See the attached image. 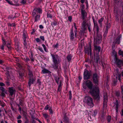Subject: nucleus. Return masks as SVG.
I'll return each instance as SVG.
<instances>
[{
  "label": "nucleus",
  "instance_id": "1",
  "mask_svg": "<svg viewBox=\"0 0 123 123\" xmlns=\"http://www.w3.org/2000/svg\"><path fill=\"white\" fill-rule=\"evenodd\" d=\"M86 86L88 88L90 89V92L91 95L94 97L97 100L99 99V90L97 86H94L92 88L93 85L92 81L90 80H87L85 82Z\"/></svg>",
  "mask_w": 123,
  "mask_h": 123
},
{
  "label": "nucleus",
  "instance_id": "2",
  "mask_svg": "<svg viewBox=\"0 0 123 123\" xmlns=\"http://www.w3.org/2000/svg\"><path fill=\"white\" fill-rule=\"evenodd\" d=\"M42 12V10L39 8H35L33 10L32 15L34 18V22L38 21L40 20V14Z\"/></svg>",
  "mask_w": 123,
  "mask_h": 123
},
{
  "label": "nucleus",
  "instance_id": "3",
  "mask_svg": "<svg viewBox=\"0 0 123 123\" xmlns=\"http://www.w3.org/2000/svg\"><path fill=\"white\" fill-rule=\"evenodd\" d=\"M51 55L53 63V64L52 65V67L55 69H57L58 67V64L60 61V57L56 54L55 53H54L53 54H51Z\"/></svg>",
  "mask_w": 123,
  "mask_h": 123
},
{
  "label": "nucleus",
  "instance_id": "4",
  "mask_svg": "<svg viewBox=\"0 0 123 123\" xmlns=\"http://www.w3.org/2000/svg\"><path fill=\"white\" fill-rule=\"evenodd\" d=\"M83 102L91 108L93 107L94 106L93 103V100L92 98L87 96L84 98L83 100Z\"/></svg>",
  "mask_w": 123,
  "mask_h": 123
},
{
  "label": "nucleus",
  "instance_id": "5",
  "mask_svg": "<svg viewBox=\"0 0 123 123\" xmlns=\"http://www.w3.org/2000/svg\"><path fill=\"white\" fill-rule=\"evenodd\" d=\"M55 80L57 84H58L59 83H60L58 86L57 91L58 92H60L62 88V79L60 77L57 76L55 77Z\"/></svg>",
  "mask_w": 123,
  "mask_h": 123
},
{
  "label": "nucleus",
  "instance_id": "6",
  "mask_svg": "<svg viewBox=\"0 0 123 123\" xmlns=\"http://www.w3.org/2000/svg\"><path fill=\"white\" fill-rule=\"evenodd\" d=\"M99 76L97 73H95L93 74L92 79L93 82L96 85L98 84Z\"/></svg>",
  "mask_w": 123,
  "mask_h": 123
},
{
  "label": "nucleus",
  "instance_id": "7",
  "mask_svg": "<svg viewBox=\"0 0 123 123\" xmlns=\"http://www.w3.org/2000/svg\"><path fill=\"white\" fill-rule=\"evenodd\" d=\"M102 36L100 34H97L94 35V41L97 44H99L101 43L102 41Z\"/></svg>",
  "mask_w": 123,
  "mask_h": 123
},
{
  "label": "nucleus",
  "instance_id": "8",
  "mask_svg": "<svg viewBox=\"0 0 123 123\" xmlns=\"http://www.w3.org/2000/svg\"><path fill=\"white\" fill-rule=\"evenodd\" d=\"M121 74L119 72V70L117 68H116L115 70V73L114 74V78L115 79L117 80V79L118 80L120 81L121 80Z\"/></svg>",
  "mask_w": 123,
  "mask_h": 123
},
{
  "label": "nucleus",
  "instance_id": "9",
  "mask_svg": "<svg viewBox=\"0 0 123 123\" xmlns=\"http://www.w3.org/2000/svg\"><path fill=\"white\" fill-rule=\"evenodd\" d=\"M120 103L117 99H116V101L113 103V108L116 110V114H117L118 112V109L120 106Z\"/></svg>",
  "mask_w": 123,
  "mask_h": 123
},
{
  "label": "nucleus",
  "instance_id": "10",
  "mask_svg": "<svg viewBox=\"0 0 123 123\" xmlns=\"http://www.w3.org/2000/svg\"><path fill=\"white\" fill-rule=\"evenodd\" d=\"M91 76V72L85 69L84 73V78L85 80L89 79Z\"/></svg>",
  "mask_w": 123,
  "mask_h": 123
},
{
  "label": "nucleus",
  "instance_id": "11",
  "mask_svg": "<svg viewBox=\"0 0 123 123\" xmlns=\"http://www.w3.org/2000/svg\"><path fill=\"white\" fill-rule=\"evenodd\" d=\"M85 52L86 53H87L88 55H90L91 56V44H89L88 46L86 47H85Z\"/></svg>",
  "mask_w": 123,
  "mask_h": 123
},
{
  "label": "nucleus",
  "instance_id": "12",
  "mask_svg": "<svg viewBox=\"0 0 123 123\" xmlns=\"http://www.w3.org/2000/svg\"><path fill=\"white\" fill-rule=\"evenodd\" d=\"M93 30L94 31V35H96L98 33L99 31V28L97 24L94 25Z\"/></svg>",
  "mask_w": 123,
  "mask_h": 123
},
{
  "label": "nucleus",
  "instance_id": "13",
  "mask_svg": "<svg viewBox=\"0 0 123 123\" xmlns=\"http://www.w3.org/2000/svg\"><path fill=\"white\" fill-rule=\"evenodd\" d=\"M9 92L11 96H12L13 94H15L16 92V90L13 87L8 88Z\"/></svg>",
  "mask_w": 123,
  "mask_h": 123
},
{
  "label": "nucleus",
  "instance_id": "14",
  "mask_svg": "<svg viewBox=\"0 0 123 123\" xmlns=\"http://www.w3.org/2000/svg\"><path fill=\"white\" fill-rule=\"evenodd\" d=\"M107 101V96L106 93L104 95V101L103 102V107L105 108L106 107V103Z\"/></svg>",
  "mask_w": 123,
  "mask_h": 123
},
{
  "label": "nucleus",
  "instance_id": "15",
  "mask_svg": "<svg viewBox=\"0 0 123 123\" xmlns=\"http://www.w3.org/2000/svg\"><path fill=\"white\" fill-rule=\"evenodd\" d=\"M115 63L117 64V66L119 67L122 65L123 61L121 60L118 59L117 57L114 59Z\"/></svg>",
  "mask_w": 123,
  "mask_h": 123
},
{
  "label": "nucleus",
  "instance_id": "16",
  "mask_svg": "<svg viewBox=\"0 0 123 123\" xmlns=\"http://www.w3.org/2000/svg\"><path fill=\"white\" fill-rule=\"evenodd\" d=\"M36 80L35 78H29V81L28 82V84L29 87H30L31 84H33L35 82Z\"/></svg>",
  "mask_w": 123,
  "mask_h": 123
},
{
  "label": "nucleus",
  "instance_id": "17",
  "mask_svg": "<svg viewBox=\"0 0 123 123\" xmlns=\"http://www.w3.org/2000/svg\"><path fill=\"white\" fill-rule=\"evenodd\" d=\"M120 37H118L116 39L114 40V41L113 43V45L115 46L116 44H119L120 43Z\"/></svg>",
  "mask_w": 123,
  "mask_h": 123
},
{
  "label": "nucleus",
  "instance_id": "18",
  "mask_svg": "<svg viewBox=\"0 0 123 123\" xmlns=\"http://www.w3.org/2000/svg\"><path fill=\"white\" fill-rule=\"evenodd\" d=\"M87 13L85 11H81V18L83 20H85L86 17Z\"/></svg>",
  "mask_w": 123,
  "mask_h": 123
},
{
  "label": "nucleus",
  "instance_id": "19",
  "mask_svg": "<svg viewBox=\"0 0 123 123\" xmlns=\"http://www.w3.org/2000/svg\"><path fill=\"white\" fill-rule=\"evenodd\" d=\"M70 35V39L71 40H73L74 38V36L75 37V35L74 36V35L73 32V30L72 28L71 30Z\"/></svg>",
  "mask_w": 123,
  "mask_h": 123
},
{
  "label": "nucleus",
  "instance_id": "20",
  "mask_svg": "<svg viewBox=\"0 0 123 123\" xmlns=\"http://www.w3.org/2000/svg\"><path fill=\"white\" fill-rule=\"evenodd\" d=\"M23 37L24 39H25L28 37V34L26 32V31L25 30H24L23 31Z\"/></svg>",
  "mask_w": 123,
  "mask_h": 123
},
{
  "label": "nucleus",
  "instance_id": "21",
  "mask_svg": "<svg viewBox=\"0 0 123 123\" xmlns=\"http://www.w3.org/2000/svg\"><path fill=\"white\" fill-rule=\"evenodd\" d=\"M42 72L43 74H45L46 73H49L50 74L51 73V72L49 71L48 69L45 68L43 69L42 70Z\"/></svg>",
  "mask_w": 123,
  "mask_h": 123
},
{
  "label": "nucleus",
  "instance_id": "22",
  "mask_svg": "<svg viewBox=\"0 0 123 123\" xmlns=\"http://www.w3.org/2000/svg\"><path fill=\"white\" fill-rule=\"evenodd\" d=\"M63 122L65 123H68L69 122L68 118L65 115L64 116Z\"/></svg>",
  "mask_w": 123,
  "mask_h": 123
},
{
  "label": "nucleus",
  "instance_id": "23",
  "mask_svg": "<svg viewBox=\"0 0 123 123\" xmlns=\"http://www.w3.org/2000/svg\"><path fill=\"white\" fill-rule=\"evenodd\" d=\"M115 94L116 96L118 98L120 97V93L119 91H116L115 92Z\"/></svg>",
  "mask_w": 123,
  "mask_h": 123
},
{
  "label": "nucleus",
  "instance_id": "24",
  "mask_svg": "<svg viewBox=\"0 0 123 123\" xmlns=\"http://www.w3.org/2000/svg\"><path fill=\"white\" fill-rule=\"evenodd\" d=\"M103 18H102L98 21V23L99 24L100 26L101 27H102V22L103 21Z\"/></svg>",
  "mask_w": 123,
  "mask_h": 123
},
{
  "label": "nucleus",
  "instance_id": "25",
  "mask_svg": "<svg viewBox=\"0 0 123 123\" xmlns=\"http://www.w3.org/2000/svg\"><path fill=\"white\" fill-rule=\"evenodd\" d=\"M57 25V22L56 20H54V21L51 22V25L52 27H54Z\"/></svg>",
  "mask_w": 123,
  "mask_h": 123
},
{
  "label": "nucleus",
  "instance_id": "26",
  "mask_svg": "<svg viewBox=\"0 0 123 123\" xmlns=\"http://www.w3.org/2000/svg\"><path fill=\"white\" fill-rule=\"evenodd\" d=\"M86 29V28H85L82 27L80 31V33L81 35L84 34L85 33Z\"/></svg>",
  "mask_w": 123,
  "mask_h": 123
},
{
  "label": "nucleus",
  "instance_id": "27",
  "mask_svg": "<svg viewBox=\"0 0 123 123\" xmlns=\"http://www.w3.org/2000/svg\"><path fill=\"white\" fill-rule=\"evenodd\" d=\"M94 48L96 50L98 51V52L100 51L101 47L99 46H95L94 47Z\"/></svg>",
  "mask_w": 123,
  "mask_h": 123
},
{
  "label": "nucleus",
  "instance_id": "28",
  "mask_svg": "<svg viewBox=\"0 0 123 123\" xmlns=\"http://www.w3.org/2000/svg\"><path fill=\"white\" fill-rule=\"evenodd\" d=\"M72 58V56L71 55H68L67 57V58L68 61L69 62L71 60Z\"/></svg>",
  "mask_w": 123,
  "mask_h": 123
},
{
  "label": "nucleus",
  "instance_id": "29",
  "mask_svg": "<svg viewBox=\"0 0 123 123\" xmlns=\"http://www.w3.org/2000/svg\"><path fill=\"white\" fill-rule=\"evenodd\" d=\"M22 114L24 117H26L27 115V114L26 112V111H24V109H22Z\"/></svg>",
  "mask_w": 123,
  "mask_h": 123
},
{
  "label": "nucleus",
  "instance_id": "30",
  "mask_svg": "<svg viewBox=\"0 0 123 123\" xmlns=\"http://www.w3.org/2000/svg\"><path fill=\"white\" fill-rule=\"evenodd\" d=\"M28 75H29V78L33 77V75L32 74V71L29 72Z\"/></svg>",
  "mask_w": 123,
  "mask_h": 123
},
{
  "label": "nucleus",
  "instance_id": "31",
  "mask_svg": "<svg viewBox=\"0 0 123 123\" xmlns=\"http://www.w3.org/2000/svg\"><path fill=\"white\" fill-rule=\"evenodd\" d=\"M112 55L114 56V59H115L117 58V53L116 51L115 50H113L112 51Z\"/></svg>",
  "mask_w": 123,
  "mask_h": 123
},
{
  "label": "nucleus",
  "instance_id": "32",
  "mask_svg": "<svg viewBox=\"0 0 123 123\" xmlns=\"http://www.w3.org/2000/svg\"><path fill=\"white\" fill-rule=\"evenodd\" d=\"M74 28L75 29L74 30V32L75 33V37H76L77 36V28L76 27V24L74 23Z\"/></svg>",
  "mask_w": 123,
  "mask_h": 123
},
{
  "label": "nucleus",
  "instance_id": "33",
  "mask_svg": "<svg viewBox=\"0 0 123 123\" xmlns=\"http://www.w3.org/2000/svg\"><path fill=\"white\" fill-rule=\"evenodd\" d=\"M105 115L104 114L102 113L100 116V118L101 120H102L105 118Z\"/></svg>",
  "mask_w": 123,
  "mask_h": 123
},
{
  "label": "nucleus",
  "instance_id": "34",
  "mask_svg": "<svg viewBox=\"0 0 123 123\" xmlns=\"http://www.w3.org/2000/svg\"><path fill=\"white\" fill-rule=\"evenodd\" d=\"M86 23V20H84L82 24V27L85 28Z\"/></svg>",
  "mask_w": 123,
  "mask_h": 123
},
{
  "label": "nucleus",
  "instance_id": "35",
  "mask_svg": "<svg viewBox=\"0 0 123 123\" xmlns=\"http://www.w3.org/2000/svg\"><path fill=\"white\" fill-rule=\"evenodd\" d=\"M23 59L26 62H27L30 61V59L27 56H25V57L23 58Z\"/></svg>",
  "mask_w": 123,
  "mask_h": 123
},
{
  "label": "nucleus",
  "instance_id": "36",
  "mask_svg": "<svg viewBox=\"0 0 123 123\" xmlns=\"http://www.w3.org/2000/svg\"><path fill=\"white\" fill-rule=\"evenodd\" d=\"M27 68L28 72L32 71V67H30L28 65H27Z\"/></svg>",
  "mask_w": 123,
  "mask_h": 123
},
{
  "label": "nucleus",
  "instance_id": "37",
  "mask_svg": "<svg viewBox=\"0 0 123 123\" xmlns=\"http://www.w3.org/2000/svg\"><path fill=\"white\" fill-rule=\"evenodd\" d=\"M24 42L23 43L24 44V45L25 47L26 48V49H27V43L26 42V40L25 39H24Z\"/></svg>",
  "mask_w": 123,
  "mask_h": 123
},
{
  "label": "nucleus",
  "instance_id": "38",
  "mask_svg": "<svg viewBox=\"0 0 123 123\" xmlns=\"http://www.w3.org/2000/svg\"><path fill=\"white\" fill-rule=\"evenodd\" d=\"M118 54L120 55H122L123 57V51L120 50L118 51Z\"/></svg>",
  "mask_w": 123,
  "mask_h": 123
},
{
  "label": "nucleus",
  "instance_id": "39",
  "mask_svg": "<svg viewBox=\"0 0 123 123\" xmlns=\"http://www.w3.org/2000/svg\"><path fill=\"white\" fill-rule=\"evenodd\" d=\"M108 30L107 29H106V30L105 31L103 35V36L104 37H106L107 35L108 32Z\"/></svg>",
  "mask_w": 123,
  "mask_h": 123
},
{
  "label": "nucleus",
  "instance_id": "40",
  "mask_svg": "<svg viewBox=\"0 0 123 123\" xmlns=\"http://www.w3.org/2000/svg\"><path fill=\"white\" fill-rule=\"evenodd\" d=\"M49 108H51L49 106V105H47L45 107V109L46 110H47L49 109Z\"/></svg>",
  "mask_w": 123,
  "mask_h": 123
},
{
  "label": "nucleus",
  "instance_id": "41",
  "mask_svg": "<svg viewBox=\"0 0 123 123\" xmlns=\"http://www.w3.org/2000/svg\"><path fill=\"white\" fill-rule=\"evenodd\" d=\"M107 119L108 122H110L111 119V117L110 116H108L107 117Z\"/></svg>",
  "mask_w": 123,
  "mask_h": 123
},
{
  "label": "nucleus",
  "instance_id": "42",
  "mask_svg": "<svg viewBox=\"0 0 123 123\" xmlns=\"http://www.w3.org/2000/svg\"><path fill=\"white\" fill-rule=\"evenodd\" d=\"M19 104L20 105L22 106H23V101L22 100H19Z\"/></svg>",
  "mask_w": 123,
  "mask_h": 123
},
{
  "label": "nucleus",
  "instance_id": "43",
  "mask_svg": "<svg viewBox=\"0 0 123 123\" xmlns=\"http://www.w3.org/2000/svg\"><path fill=\"white\" fill-rule=\"evenodd\" d=\"M38 49L42 52L43 53L44 52V51L43 50L42 48L40 46H39Z\"/></svg>",
  "mask_w": 123,
  "mask_h": 123
},
{
  "label": "nucleus",
  "instance_id": "44",
  "mask_svg": "<svg viewBox=\"0 0 123 123\" xmlns=\"http://www.w3.org/2000/svg\"><path fill=\"white\" fill-rule=\"evenodd\" d=\"M43 117L45 118V119L49 117L48 115L46 113H44L43 114Z\"/></svg>",
  "mask_w": 123,
  "mask_h": 123
},
{
  "label": "nucleus",
  "instance_id": "45",
  "mask_svg": "<svg viewBox=\"0 0 123 123\" xmlns=\"http://www.w3.org/2000/svg\"><path fill=\"white\" fill-rule=\"evenodd\" d=\"M37 82L39 85H41V82L40 79H38L37 80Z\"/></svg>",
  "mask_w": 123,
  "mask_h": 123
},
{
  "label": "nucleus",
  "instance_id": "46",
  "mask_svg": "<svg viewBox=\"0 0 123 123\" xmlns=\"http://www.w3.org/2000/svg\"><path fill=\"white\" fill-rule=\"evenodd\" d=\"M69 99L70 100L72 98V93L71 91H69Z\"/></svg>",
  "mask_w": 123,
  "mask_h": 123
},
{
  "label": "nucleus",
  "instance_id": "47",
  "mask_svg": "<svg viewBox=\"0 0 123 123\" xmlns=\"http://www.w3.org/2000/svg\"><path fill=\"white\" fill-rule=\"evenodd\" d=\"M42 46H43V49H44V50L45 51L47 52V51H46V48L45 45L44 44H42Z\"/></svg>",
  "mask_w": 123,
  "mask_h": 123
},
{
  "label": "nucleus",
  "instance_id": "48",
  "mask_svg": "<svg viewBox=\"0 0 123 123\" xmlns=\"http://www.w3.org/2000/svg\"><path fill=\"white\" fill-rule=\"evenodd\" d=\"M8 26H13L14 27L15 26V24H14L12 23V24H10V23H9L8 24Z\"/></svg>",
  "mask_w": 123,
  "mask_h": 123
},
{
  "label": "nucleus",
  "instance_id": "49",
  "mask_svg": "<svg viewBox=\"0 0 123 123\" xmlns=\"http://www.w3.org/2000/svg\"><path fill=\"white\" fill-rule=\"evenodd\" d=\"M92 20L93 21L94 25H95L97 24V22H96L95 21L94 17H92Z\"/></svg>",
  "mask_w": 123,
  "mask_h": 123
},
{
  "label": "nucleus",
  "instance_id": "50",
  "mask_svg": "<svg viewBox=\"0 0 123 123\" xmlns=\"http://www.w3.org/2000/svg\"><path fill=\"white\" fill-rule=\"evenodd\" d=\"M49 112L50 114H53V112L51 108H49Z\"/></svg>",
  "mask_w": 123,
  "mask_h": 123
},
{
  "label": "nucleus",
  "instance_id": "51",
  "mask_svg": "<svg viewBox=\"0 0 123 123\" xmlns=\"http://www.w3.org/2000/svg\"><path fill=\"white\" fill-rule=\"evenodd\" d=\"M84 7L85 6L84 5H83L81 6V11H85L84 10Z\"/></svg>",
  "mask_w": 123,
  "mask_h": 123
},
{
  "label": "nucleus",
  "instance_id": "52",
  "mask_svg": "<svg viewBox=\"0 0 123 123\" xmlns=\"http://www.w3.org/2000/svg\"><path fill=\"white\" fill-rule=\"evenodd\" d=\"M96 62H98L99 60V56H97L96 58Z\"/></svg>",
  "mask_w": 123,
  "mask_h": 123
},
{
  "label": "nucleus",
  "instance_id": "53",
  "mask_svg": "<svg viewBox=\"0 0 123 123\" xmlns=\"http://www.w3.org/2000/svg\"><path fill=\"white\" fill-rule=\"evenodd\" d=\"M0 90L2 92H4L5 91V89L4 88L1 86L0 87Z\"/></svg>",
  "mask_w": 123,
  "mask_h": 123
},
{
  "label": "nucleus",
  "instance_id": "54",
  "mask_svg": "<svg viewBox=\"0 0 123 123\" xmlns=\"http://www.w3.org/2000/svg\"><path fill=\"white\" fill-rule=\"evenodd\" d=\"M40 38L43 41H44L45 40L44 37L43 36H40Z\"/></svg>",
  "mask_w": 123,
  "mask_h": 123
},
{
  "label": "nucleus",
  "instance_id": "55",
  "mask_svg": "<svg viewBox=\"0 0 123 123\" xmlns=\"http://www.w3.org/2000/svg\"><path fill=\"white\" fill-rule=\"evenodd\" d=\"M47 16L48 18H52V15L51 14H50L49 13H47Z\"/></svg>",
  "mask_w": 123,
  "mask_h": 123
},
{
  "label": "nucleus",
  "instance_id": "56",
  "mask_svg": "<svg viewBox=\"0 0 123 123\" xmlns=\"http://www.w3.org/2000/svg\"><path fill=\"white\" fill-rule=\"evenodd\" d=\"M10 5H12V2L9 0H5Z\"/></svg>",
  "mask_w": 123,
  "mask_h": 123
},
{
  "label": "nucleus",
  "instance_id": "57",
  "mask_svg": "<svg viewBox=\"0 0 123 123\" xmlns=\"http://www.w3.org/2000/svg\"><path fill=\"white\" fill-rule=\"evenodd\" d=\"M35 40L36 42L37 43L40 42L41 41V40H40V39L39 38H37Z\"/></svg>",
  "mask_w": 123,
  "mask_h": 123
},
{
  "label": "nucleus",
  "instance_id": "58",
  "mask_svg": "<svg viewBox=\"0 0 123 123\" xmlns=\"http://www.w3.org/2000/svg\"><path fill=\"white\" fill-rule=\"evenodd\" d=\"M97 113V110L94 111L93 112V115L95 116L96 115Z\"/></svg>",
  "mask_w": 123,
  "mask_h": 123
},
{
  "label": "nucleus",
  "instance_id": "59",
  "mask_svg": "<svg viewBox=\"0 0 123 123\" xmlns=\"http://www.w3.org/2000/svg\"><path fill=\"white\" fill-rule=\"evenodd\" d=\"M26 2V0H21V3L23 4H25Z\"/></svg>",
  "mask_w": 123,
  "mask_h": 123
},
{
  "label": "nucleus",
  "instance_id": "60",
  "mask_svg": "<svg viewBox=\"0 0 123 123\" xmlns=\"http://www.w3.org/2000/svg\"><path fill=\"white\" fill-rule=\"evenodd\" d=\"M7 47L9 49H11V47L10 46V43H8L7 45Z\"/></svg>",
  "mask_w": 123,
  "mask_h": 123
},
{
  "label": "nucleus",
  "instance_id": "61",
  "mask_svg": "<svg viewBox=\"0 0 123 123\" xmlns=\"http://www.w3.org/2000/svg\"><path fill=\"white\" fill-rule=\"evenodd\" d=\"M58 45V43H56L55 45H53V47L55 48H57Z\"/></svg>",
  "mask_w": 123,
  "mask_h": 123
},
{
  "label": "nucleus",
  "instance_id": "62",
  "mask_svg": "<svg viewBox=\"0 0 123 123\" xmlns=\"http://www.w3.org/2000/svg\"><path fill=\"white\" fill-rule=\"evenodd\" d=\"M110 23H109L107 24L106 26V28L108 29V28H110Z\"/></svg>",
  "mask_w": 123,
  "mask_h": 123
},
{
  "label": "nucleus",
  "instance_id": "63",
  "mask_svg": "<svg viewBox=\"0 0 123 123\" xmlns=\"http://www.w3.org/2000/svg\"><path fill=\"white\" fill-rule=\"evenodd\" d=\"M19 74L20 76L21 77H22L24 75V74L23 73L21 72H19Z\"/></svg>",
  "mask_w": 123,
  "mask_h": 123
},
{
  "label": "nucleus",
  "instance_id": "64",
  "mask_svg": "<svg viewBox=\"0 0 123 123\" xmlns=\"http://www.w3.org/2000/svg\"><path fill=\"white\" fill-rule=\"evenodd\" d=\"M21 118V116L20 115H19L17 117V119L18 120H19V119H20Z\"/></svg>",
  "mask_w": 123,
  "mask_h": 123
}]
</instances>
